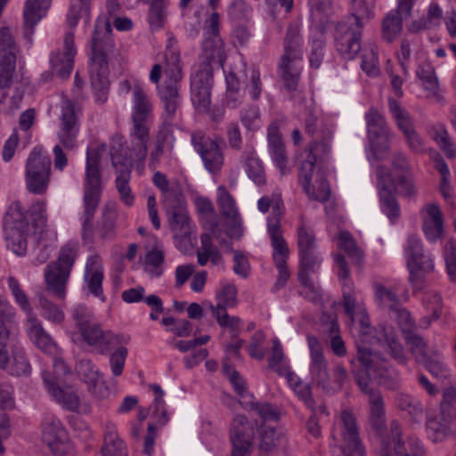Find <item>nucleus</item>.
Masks as SVG:
<instances>
[{"label":"nucleus","instance_id":"f257e3e1","mask_svg":"<svg viewBox=\"0 0 456 456\" xmlns=\"http://www.w3.org/2000/svg\"><path fill=\"white\" fill-rule=\"evenodd\" d=\"M351 364L357 385L369 395L370 424L381 433L387 424L384 399L379 391L370 387V377L372 375L380 385L395 389L399 386V374L383 357L366 347L358 348L357 359L351 360Z\"/></svg>","mask_w":456,"mask_h":456},{"label":"nucleus","instance_id":"f03ea898","mask_svg":"<svg viewBox=\"0 0 456 456\" xmlns=\"http://www.w3.org/2000/svg\"><path fill=\"white\" fill-rule=\"evenodd\" d=\"M47 226L45 200L33 201L28 209L19 200L12 202L4 218L7 248L19 256H25L28 251V237L31 230L42 235Z\"/></svg>","mask_w":456,"mask_h":456},{"label":"nucleus","instance_id":"7ed1b4c3","mask_svg":"<svg viewBox=\"0 0 456 456\" xmlns=\"http://www.w3.org/2000/svg\"><path fill=\"white\" fill-rule=\"evenodd\" d=\"M175 41L169 39L166 50L165 79L159 87V95L164 104L165 121L159 126L156 135L157 143L169 145L174 140L171 121L180 104V89L183 80V65L180 53L175 45Z\"/></svg>","mask_w":456,"mask_h":456},{"label":"nucleus","instance_id":"20e7f679","mask_svg":"<svg viewBox=\"0 0 456 456\" xmlns=\"http://www.w3.org/2000/svg\"><path fill=\"white\" fill-rule=\"evenodd\" d=\"M153 118V105L145 91L136 85L133 90V107L131 111L132 126L129 132L130 146L123 144L122 157L133 166L134 161H144L148 153L151 123ZM120 141L121 139L113 140Z\"/></svg>","mask_w":456,"mask_h":456},{"label":"nucleus","instance_id":"39448f33","mask_svg":"<svg viewBox=\"0 0 456 456\" xmlns=\"http://www.w3.org/2000/svg\"><path fill=\"white\" fill-rule=\"evenodd\" d=\"M108 21H97L91 39L90 77L95 101L105 102L109 92V58L115 45Z\"/></svg>","mask_w":456,"mask_h":456},{"label":"nucleus","instance_id":"423d86ee","mask_svg":"<svg viewBox=\"0 0 456 456\" xmlns=\"http://www.w3.org/2000/svg\"><path fill=\"white\" fill-rule=\"evenodd\" d=\"M105 150L102 144L99 148H88L86 151V172L83 184L84 211L80 220L82 224L81 235L85 243L94 241V224L95 211L99 206L103 188L100 162L102 152Z\"/></svg>","mask_w":456,"mask_h":456},{"label":"nucleus","instance_id":"0eeeda50","mask_svg":"<svg viewBox=\"0 0 456 456\" xmlns=\"http://www.w3.org/2000/svg\"><path fill=\"white\" fill-rule=\"evenodd\" d=\"M79 113V108L71 100L62 99L56 134L59 143L53 149L54 168L60 172L65 169L69 162L64 151H73L78 146Z\"/></svg>","mask_w":456,"mask_h":456},{"label":"nucleus","instance_id":"6e6552de","mask_svg":"<svg viewBox=\"0 0 456 456\" xmlns=\"http://www.w3.org/2000/svg\"><path fill=\"white\" fill-rule=\"evenodd\" d=\"M304 131L312 141L305 160L326 162L330 159L335 127L331 120L320 111L307 109L303 118Z\"/></svg>","mask_w":456,"mask_h":456},{"label":"nucleus","instance_id":"1a4fd4ad","mask_svg":"<svg viewBox=\"0 0 456 456\" xmlns=\"http://www.w3.org/2000/svg\"><path fill=\"white\" fill-rule=\"evenodd\" d=\"M301 61L302 39L299 28L297 24H290L284 38V54L279 64L284 86L289 92L297 90L301 73L299 67Z\"/></svg>","mask_w":456,"mask_h":456},{"label":"nucleus","instance_id":"9d476101","mask_svg":"<svg viewBox=\"0 0 456 456\" xmlns=\"http://www.w3.org/2000/svg\"><path fill=\"white\" fill-rule=\"evenodd\" d=\"M78 249L77 242L66 243L61 248L57 260L45 269L46 289L60 299H63L66 296V285Z\"/></svg>","mask_w":456,"mask_h":456},{"label":"nucleus","instance_id":"9b49d317","mask_svg":"<svg viewBox=\"0 0 456 456\" xmlns=\"http://www.w3.org/2000/svg\"><path fill=\"white\" fill-rule=\"evenodd\" d=\"M170 228L174 233L176 247L186 249L196 240V225L191 220L183 199L178 195L167 199Z\"/></svg>","mask_w":456,"mask_h":456},{"label":"nucleus","instance_id":"f8f14e48","mask_svg":"<svg viewBox=\"0 0 456 456\" xmlns=\"http://www.w3.org/2000/svg\"><path fill=\"white\" fill-rule=\"evenodd\" d=\"M51 174L50 157L43 152L41 147H35L26 162L25 183L28 191L36 195L45 194L51 182Z\"/></svg>","mask_w":456,"mask_h":456},{"label":"nucleus","instance_id":"ddd939ff","mask_svg":"<svg viewBox=\"0 0 456 456\" xmlns=\"http://www.w3.org/2000/svg\"><path fill=\"white\" fill-rule=\"evenodd\" d=\"M212 61H214L213 56L205 55L191 76V102L200 113L208 112L211 104Z\"/></svg>","mask_w":456,"mask_h":456},{"label":"nucleus","instance_id":"4468645a","mask_svg":"<svg viewBox=\"0 0 456 456\" xmlns=\"http://www.w3.org/2000/svg\"><path fill=\"white\" fill-rule=\"evenodd\" d=\"M344 456H365V450L359 436L357 421L351 411L340 412L332 435Z\"/></svg>","mask_w":456,"mask_h":456},{"label":"nucleus","instance_id":"2eb2a0df","mask_svg":"<svg viewBox=\"0 0 456 456\" xmlns=\"http://www.w3.org/2000/svg\"><path fill=\"white\" fill-rule=\"evenodd\" d=\"M368 138L376 159H384L394 137L384 116L376 109L370 108L365 114Z\"/></svg>","mask_w":456,"mask_h":456},{"label":"nucleus","instance_id":"dca6fc26","mask_svg":"<svg viewBox=\"0 0 456 456\" xmlns=\"http://www.w3.org/2000/svg\"><path fill=\"white\" fill-rule=\"evenodd\" d=\"M442 407L440 414L436 417L428 416L426 423L428 435L434 443L443 441L455 429L456 423L448 408H456V391L448 390L444 394Z\"/></svg>","mask_w":456,"mask_h":456},{"label":"nucleus","instance_id":"f3484780","mask_svg":"<svg viewBox=\"0 0 456 456\" xmlns=\"http://www.w3.org/2000/svg\"><path fill=\"white\" fill-rule=\"evenodd\" d=\"M377 186L382 211L393 223L400 216V207L395 199L396 183L389 167L379 165L376 167Z\"/></svg>","mask_w":456,"mask_h":456},{"label":"nucleus","instance_id":"a211bd4d","mask_svg":"<svg viewBox=\"0 0 456 456\" xmlns=\"http://www.w3.org/2000/svg\"><path fill=\"white\" fill-rule=\"evenodd\" d=\"M122 151L123 144L120 141L111 142L110 155L112 166L117 174L115 181L116 188L118 191L119 198L124 204L127 207H131L134 201V196L132 194L129 185L132 166L129 164V160L127 159L122 157Z\"/></svg>","mask_w":456,"mask_h":456},{"label":"nucleus","instance_id":"6ab92c4d","mask_svg":"<svg viewBox=\"0 0 456 456\" xmlns=\"http://www.w3.org/2000/svg\"><path fill=\"white\" fill-rule=\"evenodd\" d=\"M122 151L123 144L120 141L111 142L110 155L112 166L117 174L115 181L116 188L118 191L119 198L124 204L127 207H131L134 201V196L132 194L129 185L132 166L129 164V160L127 159L122 157Z\"/></svg>","mask_w":456,"mask_h":456},{"label":"nucleus","instance_id":"aec40b11","mask_svg":"<svg viewBox=\"0 0 456 456\" xmlns=\"http://www.w3.org/2000/svg\"><path fill=\"white\" fill-rule=\"evenodd\" d=\"M388 110L398 129L403 134L409 149L416 153L425 150L423 139L417 133L411 115L395 99L387 100Z\"/></svg>","mask_w":456,"mask_h":456},{"label":"nucleus","instance_id":"412c9836","mask_svg":"<svg viewBox=\"0 0 456 456\" xmlns=\"http://www.w3.org/2000/svg\"><path fill=\"white\" fill-rule=\"evenodd\" d=\"M407 267L410 272L409 281L413 283L421 280L420 273H430L434 270V261L429 254L424 252L421 240L416 235H410L404 246Z\"/></svg>","mask_w":456,"mask_h":456},{"label":"nucleus","instance_id":"4be33fe9","mask_svg":"<svg viewBox=\"0 0 456 456\" xmlns=\"http://www.w3.org/2000/svg\"><path fill=\"white\" fill-rule=\"evenodd\" d=\"M411 452H408L402 439V426L397 419L390 422L389 433L381 438L379 456H424L419 441L409 442Z\"/></svg>","mask_w":456,"mask_h":456},{"label":"nucleus","instance_id":"5701e85b","mask_svg":"<svg viewBox=\"0 0 456 456\" xmlns=\"http://www.w3.org/2000/svg\"><path fill=\"white\" fill-rule=\"evenodd\" d=\"M84 341L94 346L100 354H106L116 346L127 345L130 337L124 334H115L110 330H102L101 324L97 322L82 328L79 330Z\"/></svg>","mask_w":456,"mask_h":456},{"label":"nucleus","instance_id":"b1692460","mask_svg":"<svg viewBox=\"0 0 456 456\" xmlns=\"http://www.w3.org/2000/svg\"><path fill=\"white\" fill-rule=\"evenodd\" d=\"M255 428L244 415H236L230 426L232 456H250L253 450Z\"/></svg>","mask_w":456,"mask_h":456},{"label":"nucleus","instance_id":"393cba45","mask_svg":"<svg viewBox=\"0 0 456 456\" xmlns=\"http://www.w3.org/2000/svg\"><path fill=\"white\" fill-rule=\"evenodd\" d=\"M191 144L200 154L204 166L210 173L221 169L224 164V156L216 140L210 138L202 131L193 132L191 135Z\"/></svg>","mask_w":456,"mask_h":456},{"label":"nucleus","instance_id":"a878e982","mask_svg":"<svg viewBox=\"0 0 456 456\" xmlns=\"http://www.w3.org/2000/svg\"><path fill=\"white\" fill-rule=\"evenodd\" d=\"M297 243L300 268L321 266L322 257L317 252L316 238L314 230L302 223L297 231Z\"/></svg>","mask_w":456,"mask_h":456},{"label":"nucleus","instance_id":"bb28decb","mask_svg":"<svg viewBox=\"0 0 456 456\" xmlns=\"http://www.w3.org/2000/svg\"><path fill=\"white\" fill-rule=\"evenodd\" d=\"M306 339L310 350V374L312 381L327 393V389L330 388V373L322 346L315 336L308 335Z\"/></svg>","mask_w":456,"mask_h":456},{"label":"nucleus","instance_id":"cd10ccee","mask_svg":"<svg viewBox=\"0 0 456 456\" xmlns=\"http://www.w3.org/2000/svg\"><path fill=\"white\" fill-rule=\"evenodd\" d=\"M362 29L344 21L336 26V47L339 53L348 60L354 59L361 51Z\"/></svg>","mask_w":456,"mask_h":456},{"label":"nucleus","instance_id":"c85d7f7f","mask_svg":"<svg viewBox=\"0 0 456 456\" xmlns=\"http://www.w3.org/2000/svg\"><path fill=\"white\" fill-rule=\"evenodd\" d=\"M42 433L45 442L52 452L59 455L68 448V433L61 420L53 414H46L42 422Z\"/></svg>","mask_w":456,"mask_h":456},{"label":"nucleus","instance_id":"c756f323","mask_svg":"<svg viewBox=\"0 0 456 456\" xmlns=\"http://www.w3.org/2000/svg\"><path fill=\"white\" fill-rule=\"evenodd\" d=\"M78 376L87 385L89 393L96 399L109 395V388L102 379V374L95 364L89 359H81L76 365Z\"/></svg>","mask_w":456,"mask_h":456},{"label":"nucleus","instance_id":"7c9ffc66","mask_svg":"<svg viewBox=\"0 0 456 456\" xmlns=\"http://www.w3.org/2000/svg\"><path fill=\"white\" fill-rule=\"evenodd\" d=\"M317 161L304 160L299 167V183L311 200H315L320 202H326L330 196V186L325 178H321L319 183V189L316 192L312 186V177L314 175L315 164Z\"/></svg>","mask_w":456,"mask_h":456},{"label":"nucleus","instance_id":"2f4dec72","mask_svg":"<svg viewBox=\"0 0 456 456\" xmlns=\"http://www.w3.org/2000/svg\"><path fill=\"white\" fill-rule=\"evenodd\" d=\"M76 53L74 33L72 31L67 32L64 38V53L57 51L53 53L50 57L53 71L61 79L69 77L73 69Z\"/></svg>","mask_w":456,"mask_h":456},{"label":"nucleus","instance_id":"473e14b6","mask_svg":"<svg viewBox=\"0 0 456 456\" xmlns=\"http://www.w3.org/2000/svg\"><path fill=\"white\" fill-rule=\"evenodd\" d=\"M15 308L0 295V368H4L8 362L6 346L15 324Z\"/></svg>","mask_w":456,"mask_h":456},{"label":"nucleus","instance_id":"72a5a7b5","mask_svg":"<svg viewBox=\"0 0 456 456\" xmlns=\"http://www.w3.org/2000/svg\"><path fill=\"white\" fill-rule=\"evenodd\" d=\"M420 215L426 238L431 242L441 239L444 233V216L440 207L436 203L426 204Z\"/></svg>","mask_w":456,"mask_h":456},{"label":"nucleus","instance_id":"f704fd0d","mask_svg":"<svg viewBox=\"0 0 456 456\" xmlns=\"http://www.w3.org/2000/svg\"><path fill=\"white\" fill-rule=\"evenodd\" d=\"M52 0H27L23 12V37L29 45L32 44L34 28L46 14Z\"/></svg>","mask_w":456,"mask_h":456},{"label":"nucleus","instance_id":"c9c22d12","mask_svg":"<svg viewBox=\"0 0 456 456\" xmlns=\"http://www.w3.org/2000/svg\"><path fill=\"white\" fill-rule=\"evenodd\" d=\"M26 331L30 341L42 352L55 354L58 346L52 337L45 330L37 315L26 320Z\"/></svg>","mask_w":456,"mask_h":456},{"label":"nucleus","instance_id":"e433bc0d","mask_svg":"<svg viewBox=\"0 0 456 456\" xmlns=\"http://www.w3.org/2000/svg\"><path fill=\"white\" fill-rule=\"evenodd\" d=\"M278 121H273L267 127L268 148L275 166L280 169L281 174L286 173L288 158L285 144L279 131Z\"/></svg>","mask_w":456,"mask_h":456},{"label":"nucleus","instance_id":"4c0bfd02","mask_svg":"<svg viewBox=\"0 0 456 456\" xmlns=\"http://www.w3.org/2000/svg\"><path fill=\"white\" fill-rule=\"evenodd\" d=\"M103 277L102 258L98 255L90 256L86 261L84 279L89 292L102 300H104L102 290Z\"/></svg>","mask_w":456,"mask_h":456},{"label":"nucleus","instance_id":"58836bf2","mask_svg":"<svg viewBox=\"0 0 456 456\" xmlns=\"http://www.w3.org/2000/svg\"><path fill=\"white\" fill-rule=\"evenodd\" d=\"M343 291V306L346 314L350 318L352 322H357L364 329L369 327L370 321L363 304L358 302L355 293L351 285L346 283L342 287Z\"/></svg>","mask_w":456,"mask_h":456},{"label":"nucleus","instance_id":"ea45409f","mask_svg":"<svg viewBox=\"0 0 456 456\" xmlns=\"http://www.w3.org/2000/svg\"><path fill=\"white\" fill-rule=\"evenodd\" d=\"M210 226V232H204L200 236L201 247L197 252L198 263L200 266H205L210 261L213 265L223 266V256L219 249L212 243V238L216 236L218 225L216 223H212Z\"/></svg>","mask_w":456,"mask_h":456},{"label":"nucleus","instance_id":"a19ab883","mask_svg":"<svg viewBox=\"0 0 456 456\" xmlns=\"http://www.w3.org/2000/svg\"><path fill=\"white\" fill-rule=\"evenodd\" d=\"M210 226V232H204L200 236L201 247L197 252L198 263L200 266H205L210 261L213 265L223 266V256L219 249L212 243V238L216 236L218 225L216 223H212Z\"/></svg>","mask_w":456,"mask_h":456},{"label":"nucleus","instance_id":"79ce46f5","mask_svg":"<svg viewBox=\"0 0 456 456\" xmlns=\"http://www.w3.org/2000/svg\"><path fill=\"white\" fill-rule=\"evenodd\" d=\"M240 161L248 177L257 186L266 183L264 164L252 146H247L240 155Z\"/></svg>","mask_w":456,"mask_h":456},{"label":"nucleus","instance_id":"37998d69","mask_svg":"<svg viewBox=\"0 0 456 456\" xmlns=\"http://www.w3.org/2000/svg\"><path fill=\"white\" fill-rule=\"evenodd\" d=\"M43 381L49 394L64 409L70 411H77L80 400L76 392L69 389H64L61 387V385L60 386L58 381L54 382L53 379H50L47 373L43 374Z\"/></svg>","mask_w":456,"mask_h":456},{"label":"nucleus","instance_id":"c03bdc74","mask_svg":"<svg viewBox=\"0 0 456 456\" xmlns=\"http://www.w3.org/2000/svg\"><path fill=\"white\" fill-rule=\"evenodd\" d=\"M217 204L229 228L232 230L240 228L241 217L236 207V202L224 185L217 188Z\"/></svg>","mask_w":456,"mask_h":456},{"label":"nucleus","instance_id":"a18cd8bd","mask_svg":"<svg viewBox=\"0 0 456 456\" xmlns=\"http://www.w3.org/2000/svg\"><path fill=\"white\" fill-rule=\"evenodd\" d=\"M102 456H127L124 441L119 437L114 423L107 421L104 425Z\"/></svg>","mask_w":456,"mask_h":456},{"label":"nucleus","instance_id":"49530a36","mask_svg":"<svg viewBox=\"0 0 456 456\" xmlns=\"http://www.w3.org/2000/svg\"><path fill=\"white\" fill-rule=\"evenodd\" d=\"M267 232L273 248V259L274 264L280 263V261L287 262L289 248L283 238L281 224L277 220H272L270 224H267Z\"/></svg>","mask_w":456,"mask_h":456},{"label":"nucleus","instance_id":"de8ad7c7","mask_svg":"<svg viewBox=\"0 0 456 456\" xmlns=\"http://www.w3.org/2000/svg\"><path fill=\"white\" fill-rule=\"evenodd\" d=\"M118 210L115 202H107L103 208L97 228V233L101 240H110L115 235Z\"/></svg>","mask_w":456,"mask_h":456},{"label":"nucleus","instance_id":"09e8293b","mask_svg":"<svg viewBox=\"0 0 456 456\" xmlns=\"http://www.w3.org/2000/svg\"><path fill=\"white\" fill-rule=\"evenodd\" d=\"M350 2L352 13L343 21L362 29L363 20H369L374 17L373 3L366 0H350Z\"/></svg>","mask_w":456,"mask_h":456},{"label":"nucleus","instance_id":"8fccbe9b","mask_svg":"<svg viewBox=\"0 0 456 456\" xmlns=\"http://www.w3.org/2000/svg\"><path fill=\"white\" fill-rule=\"evenodd\" d=\"M320 266H311V268H298V281L302 285L301 295H303L308 300L319 304L322 301V289L319 286H316L312 278L311 274L315 273Z\"/></svg>","mask_w":456,"mask_h":456},{"label":"nucleus","instance_id":"3c124183","mask_svg":"<svg viewBox=\"0 0 456 456\" xmlns=\"http://www.w3.org/2000/svg\"><path fill=\"white\" fill-rule=\"evenodd\" d=\"M258 210L264 214L272 208V214L267 219V224L272 220H277L281 224V218L284 213V204L280 193H273L272 196H263L257 201Z\"/></svg>","mask_w":456,"mask_h":456},{"label":"nucleus","instance_id":"603ef678","mask_svg":"<svg viewBox=\"0 0 456 456\" xmlns=\"http://www.w3.org/2000/svg\"><path fill=\"white\" fill-rule=\"evenodd\" d=\"M406 20L394 11H390L382 20V38L387 42H394L403 30V20Z\"/></svg>","mask_w":456,"mask_h":456},{"label":"nucleus","instance_id":"864d4df0","mask_svg":"<svg viewBox=\"0 0 456 456\" xmlns=\"http://www.w3.org/2000/svg\"><path fill=\"white\" fill-rule=\"evenodd\" d=\"M416 76L421 81L423 88L433 95H436L439 88L438 78L430 61H423L419 63Z\"/></svg>","mask_w":456,"mask_h":456},{"label":"nucleus","instance_id":"5fc2aeb1","mask_svg":"<svg viewBox=\"0 0 456 456\" xmlns=\"http://www.w3.org/2000/svg\"><path fill=\"white\" fill-rule=\"evenodd\" d=\"M9 364V372L15 376H26L31 371V366L24 352V349L15 345L12 350V357L8 358L7 364ZM5 366L4 369H5Z\"/></svg>","mask_w":456,"mask_h":456},{"label":"nucleus","instance_id":"6e6d98bb","mask_svg":"<svg viewBox=\"0 0 456 456\" xmlns=\"http://www.w3.org/2000/svg\"><path fill=\"white\" fill-rule=\"evenodd\" d=\"M375 299L379 306L388 310V314L401 306L396 289L382 284L375 285Z\"/></svg>","mask_w":456,"mask_h":456},{"label":"nucleus","instance_id":"4d7b16f0","mask_svg":"<svg viewBox=\"0 0 456 456\" xmlns=\"http://www.w3.org/2000/svg\"><path fill=\"white\" fill-rule=\"evenodd\" d=\"M168 5L169 0L151 1L148 13V21L150 28L152 30L160 29L164 27L167 20Z\"/></svg>","mask_w":456,"mask_h":456},{"label":"nucleus","instance_id":"13d9d810","mask_svg":"<svg viewBox=\"0 0 456 456\" xmlns=\"http://www.w3.org/2000/svg\"><path fill=\"white\" fill-rule=\"evenodd\" d=\"M7 283L15 303L20 306L21 311L25 313L27 319L36 316L28 297L22 289L19 281L13 276H9Z\"/></svg>","mask_w":456,"mask_h":456},{"label":"nucleus","instance_id":"bf43d9fd","mask_svg":"<svg viewBox=\"0 0 456 456\" xmlns=\"http://www.w3.org/2000/svg\"><path fill=\"white\" fill-rule=\"evenodd\" d=\"M419 363L436 379H445L450 377V370L437 351H434Z\"/></svg>","mask_w":456,"mask_h":456},{"label":"nucleus","instance_id":"052dcab7","mask_svg":"<svg viewBox=\"0 0 456 456\" xmlns=\"http://www.w3.org/2000/svg\"><path fill=\"white\" fill-rule=\"evenodd\" d=\"M217 303L211 305L210 309L214 311H226L237 304V289L233 284H226L216 293Z\"/></svg>","mask_w":456,"mask_h":456},{"label":"nucleus","instance_id":"680f3d73","mask_svg":"<svg viewBox=\"0 0 456 456\" xmlns=\"http://www.w3.org/2000/svg\"><path fill=\"white\" fill-rule=\"evenodd\" d=\"M90 3L91 0H70L67 14V23L70 28H74L80 19L88 20Z\"/></svg>","mask_w":456,"mask_h":456},{"label":"nucleus","instance_id":"e2e57ef3","mask_svg":"<svg viewBox=\"0 0 456 456\" xmlns=\"http://www.w3.org/2000/svg\"><path fill=\"white\" fill-rule=\"evenodd\" d=\"M404 339L406 343L410 345L411 352L418 362L425 360L426 357L433 353L428 349L424 338L418 335L414 330L405 335Z\"/></svg>","mask_w":456,"mask_h":456},{"label":"nucleus","instance_id":"0e129e2a","mask_svg":"<svg viewBox=\"0 0 456 456\" xmlns=\"http://www.w3.org/2000/svg\"><path fill=\"white\" fill-rule=\"evenodd\" d=\"M213 316L221 328L228 329L231 337L240 336L242 320L234 315H229L227 311H214Z\"/></svg>","mask_w":456,"mask_h":456},{"label":"nucleus","instance_id":"69168bd1","mask_svg":"<svg viewBox=\"0 0 456 456\" xmlns=\"http://www.w3.org/2000/svg\"><path fill=\"white\" fill-rule=\"evenodd\" d=\"M39 307L41 315L53 324H60L64 321L63 311L43 294L39 295Z\"/></svg>","mask_w":456,"mask_h":456},{"label":"nucleus","instance_id":"338daca9","mask_svg":"<svg viewBox=\"0 0 456 456\" xmlns=\"http://www.w3.org/2000/svg\"><path fill=\"white\" fill-rule=\"evenodd\" d=\"M281 434L273 428L262 426L259 430L258 448L261 454L269 453L278 445Z\"/></svg>","mask_w":456,"mask_h":456},{"label":"nucleus","instance_id":"774afa93","mask_svg":"<svg viewBox=\"0 0 456 456\" xmlns=\"http://www.w3.org/2000/svg\"><path fill=\"white\" fill-rule=\"evenodd\" d=\"M338 245L340 249H343L349 257L352 259L361 262L362 259V252L357 247L355 240L352 234L347 231H341L338 236Z\"/></svg>","mask_w":456,"mask_h":456}]
</instances>
